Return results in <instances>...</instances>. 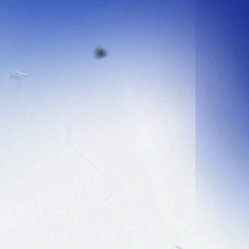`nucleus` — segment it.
Segmentation results:
<instances>
[{"mask_svg": "<svg viewBox=\"0 0 249 249\" xmlns=\"http://www.w3.org/2000/svg\"><path fill=\"white\" fill-rule=\"evenodd\" d=\"M105 52L103 50H99L96 52V55L98 57H102L104 56Z\"/></svg>", "mask_w": 249, "mask_h": 249, "instance_id": "obj_1", "label": "nucleus"}]
</instances>
